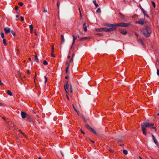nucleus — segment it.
Instances as JSON below:
<instances>
[{"mask_svg": "<svg viewBox=\"0 0 159 159\" xmlns=\"http://www.w3.org/2000/svg\"><path fill=\"white\" fill-rule=\"evenodd\" d=\"M57 7L58 9L60 7V3L59 2V0H58L57 3Z\"/></svg>", "mask_w": 159, "mask_h": 159, "instance_id": "nucleus-25", "label": "nucleus"}, {"mask_svg": "<svg viewBox=\"0 0 159 159\" xmlns=\"http://www.w3.org/2000/svg\"><path fill=\"white\" fill-rule=\"evenodd\" d=\"M116 24H109L107 25L108 26L111 27V28L114 27V28H116V25H115Z\"/></svg>", "mask_w": 159, "mask_h": 159, "instance_id": "nucleus-16", "label": "nucleus"}, {"mask_svg": "<svg viewBox=\"0 0 159 159\" xmlns=\"http://www.w3.org/2000/svg\"><path fill=\"white\" fill-rule=\"evenodd\" d=\"M93 2L96 7H98V4L96 3L95 0L93 1Z\"/></svg>", "mask_w": 159, "mask_h": 159, "instance_id": "nucleus-20", "label": "nucleus"}, {"mask_svg": "<svg viewBox=\"0 0 159 159\" xmlns=\"http://www.w3.org/2000/svg\"><path fill=\"white\" fill-rule=\"evenodd\" d=\"M80 131H81V132L83 134H84V132L82 130V129H80Z\"/></svg>", "mask_w": 159, "mask_h": 159, "instance_id": "nucleus-47", "label": "nucleus"}, {"mask_svg": "<svg viewBox=\"0 0 159 159\" xmlns=\"http://www.w3.org/2000/svg\"><path fill=\"white\" fill-rule=\"evenodd\" d=\"M65 78L66 79H67L69 78V77L68 76H66Z\"/></svg>", "mask_w": 159, "mask_h": 159, "instance_id": "nucleus-60", "label": "nucleus"}, {"mask_svg": "<svg viewBox=\"0 0 159 159\" xmlns=\"http://www.w3.org/2000/svg\"><path fill=\"white\" fill-rule=\"evenodd\" d=\"M88 39V38L87 37H84L82 38H80V40H85V39Z\"/></svg>", "mask_w": 159, "mask_h": 159, "instance_id": "nucleus-23", "label": "nucleus"}, {"mask_svg": "<svg viewBox=\"0 0 159 159\" xmlns=\"http://www.w3.org/2000/svg\"><path fill=\"white\" fill-rule=\"evenodd\" d=\"M19 16V15H16V18H18V17Z\"/></svg>", "mask_w": 159, "mask_h": 159, "instance_id": "nucleus-62", "label": "nucleus"}, {"mask_svg": "<svg viewBox=\"0 0 159 159\" xmlns=\"http://www.w3.org/2000/svg\"><path fill=\"white\" fill-rule=\"evenodd\" d=\"M102 29L104 30L106 32H109L111 31H113V30H116V28H114V27L112 28H105Z\"/></svg>", "mask_w": 159, "mask_h": 159, "instance_id": "nucleus-7", "label": "nucleus"}, {"mask_svg": "<svg viewBox=\"0 0 159 159\" xmlns=\"http://www.w3.org/2000/svg\"><path fill=\"white\" fill-rule=\"evenodd\" d=\"M142 129L143 131V134L145 135H147L146 129L144 127H142Z\"/></svg>", "mask_w": 159, "mask_h": 159, "instance_id": "nucleus-12", "label": "nucleus"}, {"mask_svg": "<svg viewBox=\"0 0 159 159\" xmlns=\"http://www.w3.org/2000/svg\"><path fill=\"white\" fill-rule=\"evenodd\" d=\"M83 29L85 31H86L87 30V26H86V24L85 23H84L83 24Z\"/></svg>", "mask_w": 159, "mask_h": 159, "instance_id": "nucleus-15", "label": "nucleus"}, {"mask_svg": "<svg viewBox=\"0 0 159 159\" xmlns=\"http://www.w3.org/2000/svg\"><path fill=\"white\" fill-rule=\"evenodd\" d=\"M154 124L153 123L149 124L147 122H144L141 124V127H144L145 128L150 127L151 126H152Z\"/></svg>", "mask_w": 159, "mask_h": 159, "instance_id": "nucleus-3", "label": "nucleus"}, {"mask_svg": "<svg viewBox=\"0 0 159 159\" xmlns=\"http://www.w3.org/2000/svg\"><path fill=\"white\" fill-rule=\"evenodd\" d=\"M152 30L151 28L149 27H147L143 29L141 31V33L144 34V35L147 37H148L150 35Z\"/></svg>", "mask_w": 159, "mask_h": 159, "instance_id": "nucleus-1", "label": "nucleus"}, {"mask_svg": "<svg viewBox=\"0 0 159 159\" xmlns=\"http://www.w3.org/2000/svg\"><path fill=\"white\" fill-rule=\"evenodd\" d=\"M66 97H67V99H68V100H69V97H68V96L67 95H66Z\"/></svg>", "mask_w": 159, "mask_h": 159, "instance_id": "nucleus-63", "label": "nucleus"}, {"mask_svg": "<svg viewBox=\"0 0 159 159\" xmlns=\"http://www.w3.org/2000/svg\"><path fill=\"white\" fill-rule=\"evenodd\" d=\"M4 30L5 33L7 34H8L11 31L10 28L8 27H6L5 28Z\"/></svg>", "mask_w": 159, "mask_h": 159, "instance_id": "nucleus-9", "label": "nucleus"}, {"mask_svg": "<svg viewBox=\"0 0 159 159\" xmlns=\"http://www.w3.org/2000/svg\"><path fill=\"white\" fill-rule=\"evenodd\" d=\"M20 18L21 20V21H22L24 20V17L23 16H21Z\"/></svg>", "mask_w": 159, "mask_h": 159, "instance_id": "nucleus-42", "label": "nucleus"}, {"mask_svg": "<svg viewBox=\"0 0 159 159\" xmlns=\"http://www.w3.org/2000/svg\"><path fill=\"white\" fill-rule=\"evenodd\" d=\"M145 22V20L144 19H140L139 21H136V24H139L140 25H143Z\"/></svg>", "mask_w": 159, "mask_h": 159, "instance_id": "nucleus-8", "label": "nucleus"}, {"mask_svg": "<svg viewBox=\"0 0 159 159\" xmlns=\"http://www.w3.org/2000/svg\"><path fill=\"white\" fill-rule=\"evenodd\" d=\"M0 34L1 35V37L2 38H4V33L2 32H1L0 33Z\"/></svg>", "mask_w": 159, "mask_h": 159, "instance_id": "nucleus-24", "label": "nucleus"}, {"mask_svg": "<svg viewBox=\"0 0 159 159\" xmlns=\"http://www.w3.org/2000/svg\"><path fill=\"white\" fill-rule=\"evenodd\" d=\"M154 143L157 145V140L155 139H153Z\"/></svg>", "mask_w": 159, "mask_h": 159, "instance_id": "nucleus-30", "label": "nucleus"}, {"mask_svg": "<svg viewBox=\"0 0 159 159\" xmlns=\"http://www.w3.org/2000/svg\"><path fill=\"white\" fill-rule=\"evenodd\" d=\"M73 108L74 109V110H75V111L76 112H77V110L75 108L74 105H73Z\"/></svg>", "mask_w": 159, "mask_h": 159, "instance_id": "nucleus-46", "label": "nucleus"}, {"mask_svg": "<svg viewBox=\"0 0 159 159\" xmlns=\"http://www.w3.org/2000/svg\"><path fill=\"white\" fill-rule=\"evenodd\" d=\"M18 4L20 6H22L23 5V3L21 2H19L18 3Z\"/></svg>", "mask_w": 159, "mask_h": 159, "instance_id": "nucleus-32", "label": "nucleus"}, {"mask_svg": "<svg viewBox=\"0 0 159 159\" xmlns=\"http://www.w3.org/2000/svg\"><path fill=\"white\" fill-rule=\"evenodd\" d=\"M120 32L123 35H126L127 34V31L126 30H120Z\"/></svg>", "mask_w": 159, "mask_h": 159, "instance_id": "nucleus-14", "label": "nucleus"}, {"mask_svg": "<svg viewBox=\"0 0 159 159\" xmlns=\"http://www.w3.org/2000/svg\"><path fill=\"white\" fill-rule=\"evenodd\" d=\"M51 49H52L51 56L52 57H55V55L53 54V53L54 52V47L53 45H52V46Z\"/></svg>", "mask_w": 159, "mask_h": 159, "instance_id": "nucleus-13", "label": "nucleus"}, {"mask_svg": "<svg viewBox=\"0 0 159 159\" xmlns=\"http://www.w3.org/2000/svg\"><path fill=\"white\" fill-rule=\"evenodd\" d=\"M141 11H142V12L144 15L145 16H146L147 18H149V16L147 14L146 11H145L142 8H141Z\"/></svg>", "mask_w": 159, "mask_h": 159, "instance_id": "nucleus-11", "label": "nucleus"}, {"mask_svg": "<svg viewBox=\"0 0 159 159\" xmlns=\"http://www.w3.org/2000/svg\"><path fill=\"white\" fill-rule=\"evenodd\" d=\"M44 78H45V82H44V83H45V84H46V82H47V78L46 77V76H44Z\"/></svg>", "mask_w": 159, "mask_h": 159, "instance_id": "nucleus-37", "label": "nucleus"}, {"mask_svg": "<svg viewBox=\"0 0 159 159\" xmlns=\"http://www.w3.org/2000/svg\"><path fill=\"white\" fill-rule=\"evenodd\" d=\"M139 41L141 43H143V41H142V40L141 39H139Z\"/></svg>", "mask_w": 159, "mask_h": 159, "instance_id": "nucleus-53", "label": "nucleus"}, {"mask_svg": "<svg viewBox=\"0 0 159 159\" xmlns=\"http://www.w3.org/2000/svg\"><path fill=\"white\" fill-rule=\"evenodd\" d=\"M21 114V117L23 119L26 118L27 119H28L29 118V116L24 112L22 111Z\"/></svg>", "mask_w": 159, "mask_h": 159, "instance_id": "nucleus-6", "label": "nucleus"}, {"mask_svg": "<svg viewBox=\"0 0 159 159\" xmlns=\"http://www.w3.org/2000/svg\"><path fill=\"white\" fill-rule=\"evenodd\" d=\"M73 37V41L72 45L70 47V48H71L74 45L75 40L77 38L79 37V35L77 34H75L72 35Z\"/></svg>", "mask_w": 159, "mask_h": 159, "instance_id": "nucleus-4", "label": "nucleus"}, {"mask_svg": "<svg viewBox=\"0 0 159 159\" xmlns=\"http://www.w3.org/2000/svg\"><path fill=\"white\" fill-rule=\"evenodd\" d=\"M29 27L30 28V29L32 30L33 29V26L32 25H30Z\"/></svg>", "mask_w": 159, "mask_h": 159, "instance_id": "nucleus-35", "label": "nucleus"}, {"mask_svg": "<svg viewBox=\"0 0 159 159\" xmlns=\"http://www.w3.org/2000/svg\"><path fill=\"white\" fill-rule=\"evenodd\" d=\"M33 29H30V32L31 33H32V32H33Z\"/></svg>", "mask_w": 159, "mask_h": 159, "instance_id": "nucleus-57", "label": "nucleus"}, {"mask_svg": "<svg viewBox=\"0 0 159 159\" xmlns=\"http://www.w3.org/2000/svg\"><path fill=\"white\" fill-rule=\"evenodd\" d=\"M97 12H99V13L101 12V10L99 8H98V9L97 10Z\"/></svg>", "mask_w": 159, "mask_h": 159, "instance_id": "nucleus-34", "label": "nucleus"}, {"mask_svg": "<svg viewBox=\"0 0 159 159\" xmlns=\"http://www.w3.org/2000/svg\"><path fill=\"white\" fill-rule=\"evenodd\" d=\"M151 2H152V4L153 5L154 7L155 8L156 7L155 3L153 1H152Z\"/></svg>", "mask_w": 159, "mask_h": 159, "instance_id": "nucleus-27", "label": "nucleus"}, {"mask_svg": "<svg viewBox=\"0 0 159 159\" xmlns=\"http://www.w3.org/2000/svg\"><path fill=\"white\" fill-rule=\"evenodd\" d=\"M27 73L29 75L30 74V70H27Z\"/></svg>", "mask_w": 159, "mask_h": 159, "instance_id": "nucleus-51", "label": "nucleus"}, {"mask_svg": "<svg viewBox=\"0 0 159 159\" xmlns=\"http://www.w3.org/2000/svg\"><path fill=\"white\" fill-rule=\"evenodd\" d=\"M157 74L159 76V70L158 69L157 70Z\"/></svg>", "mask_w": 159, "mask_h": 159, "instance_id": "nucleus-44", "label": "nucleus"}, {"mask_svg": "<svg viewBox=\"0 0 159 159\" xmlns=\"http://www.w3.org/2000/svg\"><path fill=\"white\" fill-rule=\"evenodd\" d=\"M74 55H75V54H73V55H72V58L73 59V57H74Z\"/></svg>", "mask_w": 159, "mask_h": 159, "instance_id": "nucleus-61", "label": "nucleus"}, {"mask_svg": "<svg viewBox=\"0 0 159 159\" xmlns=\"http://www.w3.org/2000/svg\"><path fill=\"white\" fill-rule=\"evenodd\" d=\"M70 62H69V61H67L66 62V64L67 65V66L69 67L70 65Z\"/></svg>", "mask_w": 159, "mask_h": 159, "instance_id": "nucleus-36", "label": "nucleus"}, {"mask_svg": "<svg viewBox=\"0 0 159 159\" xmlns=\"http://www.w3.org/2000/svg\"><path fill=\"white\" fill-rule=\"evenodd\" d=\"M21 133L22 134H23V135L25 136L26 138H27V136H26V135L24 133L22 132H21Z\"/></svg>", "mask_w": 159, "mask_h": 159, "instance_id": "nucleus-31", "label": "nucleus"}, {"mask_svg": "<svg viewBox=\"0 0 159 159\" xmlns=\"http://www.w3.org/2000/svg\"><path fill=\"white\" fill-rule=\"evenodd\" d=\"M109 151H110V152H114V151L112 150V149H109Z\"/></svg>", "mask_w": 159, "mask_h": 159, "instance_id": "nucleus-48", "label": "nucleus"}, {"mask_svg": "<svg viewBox=\"0 0 159 159\" xmlns=\"http://www.w3.org/2000/svg\"><path fill=\"white\" fill-rule=\"evenodd\" d=\"M18 74H19V76H20V77H21V75H20V72H18Z\"/></svg>", "mask_w": 159, "mask_h": 159, "instance_id": "nucleus-58", "label": "nucleus"}, {"mask_svg": "<svg viewBox=\"0 0 159 159\" xmlns=\"http://www.w3.org/2000/svg\"><path fill=\"white\" fill-rule=\"evenodd\" d=\"M36 73L35 72V76H34V82H35V79L36 78Z\"/></svg>", "mask_w": 159, "mask_h": 159, "instance_id": "nucleus-54", "label": "nucleus"}, {"mask_svg": "<svg viewBox=\"0 0 159 159\" xmlns=\"http://www.w3.org/2000/svg\"><path fill=\"white\" fill-rule=\"evenodd\" d=\"M11 32L13 36H15L16 34L14 32V31L13 30H11Z\"/></svg>", "mask_w": 159, "mask_h": 159, "instance_id": "nucleus-33", "label": "nucleus"}, {"mask_svg": "<svg viewBox=\"0 0 159 159\" xmlns=\"http://www.w3.org/2000/svg\"><path fill=\"white\" fill-rule=\"evenodd\" d=\"M43 64L45 65H48V62L45 60L43 61Z\"/></svg>", "mask_w": 159, "mask_h": 159, "instance_id": "nucleus-28", "label": "nucleus"}, {"mask_svg": "<svg viewBox=\"0 0 159 159\" xmlns=\"http://www.w3.org/2000/svg\"><path fill=\"white\" fill-rule=\"evenodd\" d=\"M43 12L45 13H46L47 12V10L45 8L44 9V10Z\"/></svg>", "mask_w": 159, "mask_h": 159, "instance_id": "nucleus-50", "label": "nucleus"}, {"mask_svg": "<svg viewBox=\"0 0 159 159\" xmlns=\"http://www.w3.org/2000/svg\"><path fill=\"white\" fill-rule=\"evenodd\" d=\"M9 125L11 127H13L14 126V124L12 122H10Z\"/></svg>", "mask_w": 159, "mask_h": 159, "instance_id": "nucleus-22", "label": "nucleus"}, {"mask_svg": "<svg viewBox=\"0 0 159 159\" xmlns=\"http://www.w3.org/2000/svg\"><path fill=\"white\" fill-rule=\"evenodd\" d=\"M61 41L62 43H63L64 42L65 40L64 38V36L63 35H61Z\"/></svg>", "mask_w": 159, "mask_h": 159, "instance_id": "nucleus-19", "label": "nucleus"}, {"mask_svg": "<svg viewBox=\"0 0 159 159\" xmlns=\"http://www.w3.org/2000/svg\"><path fill=\"white\" fill-rule=\"evenodd\" d=\"M70 92L71 93H72V92H73L72 89V87L71 86H70Z\"/></svg>", "mask_w": 159, "mask_h": 159, "instance_id": "nucleus-45", "label": "nucleus"}, {"mask_svg": "<svg viewBox=\"0 0 159 159\" xmlns=\"http://www.w3.org/2000/svg\"><path fill=\"white\" fill-rule=\"evenodd\" d=\"M70 56H68V58L69 59H70Z\"/></svg>", "mask_w": 159, "mask_h": 159, "instance_id": "nucleus-64", "label": "nucleus"}, {"mask_svg": "<svg viewBox=\"0 0 159 159\" xmlns=\"http://www.w3.org/2000/svg\"><path fill=\"white\" fill-rule=\"evenodd\" d=\"M35 56H34L35 58H34V61H38L37 56L36 53L35 52Z\"/></svg>", "mask_w": 159, "mask_h": 159, "instance_id": "nucleus-17", "label": "nucleus"}, {"mask_svg": "<svg viewBox=\"0 0 159 159\" xmlns=\"http://www.w3.org/2000/svg\"><path fill=\"white\" fill-rule=\"evenodd\" d=\"M69 67H68V66H67V67H66V73L68 72Z\"/></svg>", "mask_w": 159, "mask_h": 159, "instance_id": "nucleus-38", "label": "nucleus"}, {"mask_svg": "<svg viewBox=\"0 0 159 159\" xmlns=\"http://www.w3.org/2000/svg\"><path fill=\"white\" fill-rule=\"evenodd\" d=\"M123 153L125 155H127L128 154V151L125 149L123 150Z\"/></svg>", "mask_w": 159, "mask_h": 159, "instance_id": "nucleus-21", "label": "nucleus"}, {"mask_svg": "<svg viewBox=\"0 0 159 159\" xmlns=\"http://www.w3.org/2000/svg\"><path fill=\"white\" fill-rule=\"evenodd\" d=\"M2 84L3 83H2L1 81L0 80V85H2Z\"/></svg>", "mask_w": 159, "mask_h": 159, "instance_id": "nucleus-59", "label": "nucleus"}, {"mask_svg": "<svg viewBox=\"0 0 159 159\" xmlns=\"http://www.w3.org/2000/svg\"><path fill=\"white\" fill-rule=\"evenodd\" d=\"M82 118H83V120L85 121H87L86 119V118H85V117L84 116H82Z\"/></svg>", "mask_w": 159, "mask_h": 159, "instance_id": "nucleus-39", "label": "nucleus"}, {"mask_svg": "<svg viewBox=\"0 0 159 159\" xmlns=\"http://www.w3.org/2000/svg\"><path fill=\"white\" fill-rule=\"evenodd\" d=\"M7 93L10 96H12V93L9 90H8L7 91Z\"/></svg>", "mask_w": 159, "mask_h": 159, "instance_id": "nucleus-18", "label": "nucleus"}, {"mask_svg": "<svg viewBox=\"0 0 159 159\" xmlns=\"http://www.w3.org/2000/svg\"><path fill=\"white\" fill-rule=\"evenodd\" d=\"M4 120H5V118L4 117H1Z\"/></svg>", "mask_w": 159, "mask_h": 159, "instance_id": "nucleus-56", "label": "nucleus"}, {"mask_svg": "<svg viewBox=\"0 0 159 159\" xmlns=\"http://www.w3.org/2000/svg\"><path fill=\"white\" fill-rule=\"evenodd\" d=\"M85 127L87 129H89L90 131L92 132L94 134H97V133L95 129L91 127L89 125H85Z\"/></svg>", "mask_w": 159, "mask_h": 159, "instance_id": "nucleus-5", "label": "nucleus"}, {"mask_svg": "<svg viewBox=\"0 0 159 159\" xmlns=\"http://www.w3.org/2000/svg\"><path fill=\"white\" fill-rule=\"evenodd\" d=\"M79 11H80V16L82 17V16L81 15V11H80V7L79 8Z\"/></svg>", "mask_w": 159, "mask_h": 159, "instance_id": "nucleus-43", "label": "nucleus"}, {"mask_svg": "<svg viewBox=\"0 0 159 159\" xmlns=\"http://www.w3.org/2000/svg\"><path fill=\"white\" fill-rule=\"evenodd\" d=\"M120 17H121V18H122V19L124 18V15H123L122 14H121L120 13Z\"/></svg>", "mask_w": 159, "mask_h": 159, "instance_id": "nucleus-29", "label": "nucleus"}, {"mask_svg": "<svg viewBox=\"0 0 159 159\" xmlns=\"http://www.w3.org/2000/svg\"><path fill=\"white\" fill-rule=\"evenodd\" d=\"M73 61V58H71V59H70L69 61V62L70 63L71 62H72Z\"/></svg>", "mask_w": 159, "mask_h": 159, "instance_id": "nucleus-41", "label": "nucleus"}, {"mask_svg": "<svg viewBox=\"0 0 159 159\" xmlns=\"http://www.w3.org/2000/svg\"><path fill=\"white\" fill-rule=\"evenodd\" d=\"M3 42L4 44L5 45H7L6 40L5 39H3Z\"/></svg>", "mask_w": 159, "mask_h": 159, "instance_id": "nucleus-26", "label": "nucleus"}, {"mask_svg": "<svg viewBox=\"0 0 159 159\" xmlns=\"http://www.w3.org/2000/svg\"><path fill=\"white\" fill-rule=\"evenodd\" d=\"M66 85L64 86V89L66 93H67V89L69 88V86L68 84V81H66Z\"/></svg>", "mask_w": 159, "mask_h": 159, "instance_id": "nucleus-10", "label": "nucleus"}, {"mask_svg": "<svg viewBox=\"0 0 159 159\" xmlns=\"http://www.w3.org/2000/svg\"><path fill=\"white\" fill-rule=\"evenodd\" d=\"M130 24L129 23H121L118 24H116L115 25L117 27H127L129 26Z\"/></svg>", "mask_w": 159, "mask_h": 159, "instance_id": "nucleus-2", "label": "nucleus"}, {"mask_svg": "<svg viewBox=\"0 0 159 159\" xmlns=\"http://www.w3.org/2000/svg\"><path fill=\"white\" fill-rule=\"evenodd\" d=\"M28 121H31V118L29 116V118L28 119H27Z\"/></svg>", "mask_w": 159, "mask_h": 159, "instance_id": "nucleus-40", "label": "nucleus"}, {"mask_svg": "<svg viewBox=\"0 0 159 159\" xmlns=\"http://www.w3.org/2000/svg\"><path fill=\"white\" fill-rule=\"evenodd\" d=\"M135 35L137 37H138V34H137V33L135 32Z\"/></svg>", "mask_w": 159, "mask_h": 159, "instance_id": "nucleus-55", "label": "nucleus"}, {"mask_svg": "<svg viewBox=\"0 0 159 159\" xmlns=\"http://www.w3.org/2000/svg\"><path fill=\"white\" fill-rule=\"evenodd\" d=\"M152 137L153 140L154 139H155V138L154 136L152 134Z\"/></svg>", "mask_w": 159, "mask_h": 159, "instance_id": "nucleus-52", "label": "nucleus"}, {"mask_svg": "<svg viewBox=\"0 0 159 159\" xmlns=\"http://www.w3.org/2000/svg\"><path fill=\"white\" fill-rule=\"evenodd\" d=\"M18 6H16V7H15V10H18Z\"/></svg>", "mask_w": 159, "mask_h": 159, "instance_id": "nucleus-49", "label": "nucleus"}]
</instances>
